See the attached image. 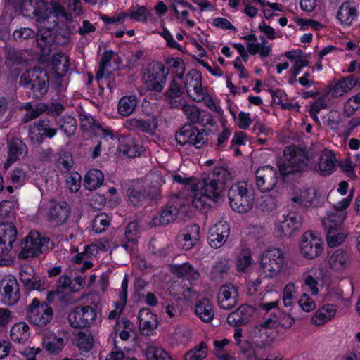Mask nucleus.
<instances>
[{"label":"nucleus","mask_w":360,"mask_h":360,"mask_svg":"<svg viewBox=\"0 0 360 360\" xmlns=\"http://www.w3.org/2000/svg\"><path fill=\"white\" fill-rule=\"evenodd\" d=\"M134 125L139 131L148 134L153 133L156 129V123H155L154 119H137L134 120Z\"/></svg>","instance_id":"e2e57ef3"},{"label":"nucleus","mask_w":360,"mask_h":360,"mask_svg":"<svg viewBox=\"0 0 360 360\" xmlns=\"http://www.w3.org/2000/svg\"><path fill=\"white\" fill-rule=\"evenodd\" d=\"M229 176L224 168L216 169L212 176L202 179L201 188L197 191L193 198L192 204L197 209H203L210 206L207 201L219 202L226 189V181Z\"/></svg>","instance_id":"f257e3e1"},{"label":"nucleus","mask_w":360,"mask_h":360,"mask_svg":"<svg viewBox=\"0 0 360 360\" xmlns=\"http://www.w3.org/2000/svg\"><path fill=\"white\" fill-rule=\"evenodd\" d=\"M129 9L130 19L136 22L146 23L152 15L151 11L146 6L137 4L136 6H131Z\"/></svg>","instance_id":"c03bdc74"},{"label":"nucleus","mask_w":360,"mask_h":360,"mask_svg":"<svg viewBox=\"0 0 360 360\" xmlns=\"http://www.w3.org/2000/svg\"><path fill=\"white\" fill-rule=\"evenodd\" d=\"M347 212H338L333 209L327 212V215L323 219V225L327 229H338L345 221Z\"/></svg>","instance_id":"c9c22d12"},{"label":"nucleus","mask_w":360,"mask_h":360,"mask_svg":"<svg viewBox=\"0 0 360 360\" xmlns=\"http://www.w3.org/2000/svg\"><path fill=\"white\" fill-rule=\"evenodd\" d=\"M172 272L184 280L198 281L200 273L189 263L176 264L172 267Z\"/></svg>","instance_id":"7c9ffc66"},{"label":"nucleus","mask_w":360,"mask_h":360,"mask_svg":"<svg viewBox=\"0 0 360 360\" xmlns=\"http://www.w3.org/2000/svg\"><path fill=\"white\" fill-rule=\"evenodd\" d=\"M330 103V98L325 94L311 104L309 113L314 120L319 122L318 114L321 110L326 108Z\"/></svg>","instance_id":"3c124183"},{"label":"nucleus","mask_w":360,"mask_h":360,"mask_svg":"<svg viewBox=\"0 0 360 360\" xmlns=\"http://www.w3.org/2000/svg\"><path fill=\"white\" fill-rule=\"evenodd\" d=\"M0 294L2 302L9 306L15 305L20 299L19 283L13 275L4 276L0 281Z\"/></svg>","instance_id":"4468645a"},{"label":"nucleus","mask_w":360,"mask_h":360,"mask_svg":"<svg viewBox=\"0 0 360 360\" xmlns=\"http://www.w3.org/2000/svg\"><path fill=\"white\" fill-rule=\"evenodd\" d=\"M358 81L353 77H345L327 86L326 94L328 98H340L357 85Z\"/></svg>","instance_id":"aec40b11"},{"label":"nucleus","mask_w":360,"mask_h":360,"mask_svg":"<svg viewBox=\"0 0 360 360\" xmlns=\"http://www.w3.org/2000/svg\"><path fill=\"white\" fill-rule=\"evenodd\" d=\"M327 264L330 271L342 274L350 267L352 262L347 251L338 249L328 257Z\"/></svg>","instance_id":"a211bd4d"},{"label":"nucleus","mask_w":360,"mask_h":360,"mask_svg":"<svg viewBox=\"0 0 360 360\" xmlns=\"http://www.w3.org/2000/svg\"><path fill=\"white\" fill-rule=\"evenodd\" d=\"M357 7L354 2L345 1L340 6L337 19L342 26L347 27L352 25L357 17Z\"/></svg>","instance_id":"bb28decb"},{"label":"nucleus","mask_w":360,"mask_h":360,"mask_svg":"<svg viewBox=\"0 0 360 360\" xmlns=\"http://www.w3.org/2000/svg\"><path fill=\"white\" fill-rule=\"evenodd\" d=\"M208 134L205 129H198L193 124H185L176 132L175 139L181 146L188 145L196 149L201 148L207 141Z\"/></svg>","instance_id":"6e6552de"},{"label":"nucleus","mask_w":360,"mask_h":360,"mask_svg":"<svg viewBox=\"0 0 360 360\" xmlns=\"http://www.w3.org/2000/svg\"><path fill=\"white\" fill-rule=\"evenodd\" d=\"M359 109H360V91L347 99L344 105V110L348 115H352Z\"/></svg>","instance_id":"0e129e2a"},{"label":"nucleus","mask_w":360,"mask_h":360,"mask_svg":"<svg viewBox=\"0 0 360 360\" xmlns=\"http://www.w3.org/2000/svg\"><path fill=\"white\" fill-rule=\"evenodd\" d=\"M238 292L237 288L232 284L221 286L217 300L220 308L231 309L237 304Z\"/></svg>","instance_id":"4be33fe9"},{"label":"nucleus","mask_w":360,"mask_h":360,"mask_svg":"<svg viewBox=\"0 0 360 360\" xmlns=\"http://www.w3.org/2000/svg\"><path fill=\"white\" fill-rule=\"evenodd\" d=\"M70 214V207L65 201L54 204L49 209L48 213L49 221L60 226L66 222Z\"/></svg>","instance_id":"b1692460"},{"label":"nucleus","mask_w":360,"mask_h":360,"mask_svg":"<svg viewBox=\"0 0 360 360\" xmlns=\"http://www.w3.org/2000/svg\"><path fill=\"white\" fill-rule=\"evenodd\" d=\"M146 360H173L169 354L161 347L148 345L145 350Z\"/></svg>","instance_id":"37998d69"},{"label":"nucleus","mask_w":360,"mask_h":360,"mask_svg":"<svg viewBox=\"0 0 360 360\" xmlns=\"http://www.w3.org/2000/svg\"><path fill=\"white\" fill-rule=\"evenodd\" d=\"M296 292L297 288L295 283H288L284 286L282 300L285 307H292L293 305Z\"/></svg>","instance_id":"13d9d810"},{"label":"nucleus","mask_w":360,"mask_h":360,"mask_svg":"<svg viewBox=\"0 0 360 360\" xmlns=\"http://www.w3.org/2000/svg\"><path fill=\"white\" fill-rule=\"evenodd\" d=\"M168 70L162 62L150 65L147 70L146 84L150 91L160 92L165 87Z\"/></svg>","instance_id":"ddd939ff"},{"label":"nucleus","mask_w":360,"mask_h":360,"mask_svg":"<svg viewBox=\"0 0 360 360\" xmlns=\"http://www.w3.org/2000/svg\"><path fill=\"white\" fill-rule=\"evenodd\" d=\"M110 226L109 217L106 214H97L92 221V231L96 233H103Z\"/></svg>","instance_id":"864d4df0"},{"label":"nucleus","mask_w":360,"mask_h":360,"mask_svg":"<svg viewBox=\"0 0 360 360\" xmlns=\"http://www.w3.org/2000/svg\"><path fill=\"white\" fill-rule=\"evenodd\" d=\"M104 175L97 169H90L84 176V185L87 190L92 191L99 188L103 183Z\"/></svg>","instance_id":"f704fd0d"},{"label":"nucleus","mask_w":360,"mask_h":360,"mask_svg":"<svg viewBox=\"0 0 360 360\" xmlns=\"http://www.w3.org/2000/svg\"><path fill=\"white\" fill-rule=\"evenodd\" d=\"M276 322L285 328H289L294 324L295 319L288 314H281L280 316L276 317L274 320H266L259 327L257 326L252 330V344L258 347L269 345L273 340V338L270 335L269 330L270 328L274 327Z\"/></svg>","instance_id":"39448f33"},{"label":"nucleus","mask_w":360,"mask_h":360,"mask_svg":"<svg viewBox=\"0 0 360 360\" xmlns=\"http://www.w3.org/2000/svg\"><path fill=\"white\" fill-rule=\"evenodd\" d=\"M136 224L130 223L126 227L125 238L122 241V246L127 251H133L138 243L137 231L135 229Z\"/></svg>","instance_id":"ea45409f"},{"label":"nucleus","mask_w":360,"mask_h":360,"mask_svg":"<svg viewBox=\"0 0 360 360\" xmlns=\"http://www.w3.org/2000/svg\"><path fill=\"white\" fill-rule=\"evenodd\" d=\"M178 213V207L173 202H168L152 219L150 224L154 226L167 225L176 219Z\"/></svg>","instance_id":"393cba45"},{"label":"nucleus","mask_w":360,"mask_h":360,"mask_svg":"<svg viewBox=\"0 0 360 360\" xmlns=\"http://www.w3.org/2000/svg\"><path fill=\"white\" fill-rule=\"evenodd\" d=\"M60 129L68 137L75 134L77 129V120L72 116H66L58 122Z\"/></svg>","instance_id":"5fc2aeb1"},{"label":"nucleus","mask_w":360,"mask_h":360,"mask_svg":"<svg viewBox=\"0 0 360 360\" xmlns=\"http://www.w3.org/2000/svg\"><path fill=\"white\" fill-rule=\"evenodd\" d=\"M44 348L50 354H58L65 347V340L62 337L53 335L44 341Z\"/></svg>","instance_id":"de8ad7c7"},{"label":"nucleus","mask_w":360,"mask_h":360,"mask_svg":"<svg viewBox=\"0 0 360 360\" xmlns=\"http://www.w3.org/2000/svg\"><path fill=\"white\" fill-rule=\"evenodd\" d=\"M323 250V242L320 236L312 231H306L300 241L301 255L307 259H314L319 257Z\"/></svg>","instance_id":"1a4fd4ad"},{"label":"nucleus","mask_w":360,"mask_h":360,"mask_svg":"<svg viewBox=\"0 0 360 360\" xmlns=\"http://www.w3.org/2000/svg\"><path fill=\"white\" fill-rule=\"evenodd\" d=\"M8 155L16 160H18L21 156H26L28 151L27 145L19 138L12 139L8 143Z\"/></svg>","instance_id":"58836bf2"},{"label":"nucleus","mask_w":360,"mask_h":360,"mask_svg":"<svg viewBox=\"0 0 360 360\" xmlns=\"http://www.w3.org/2000/svg\"><path fill=\"white\" fill-rule=\"evenodd\" d=\"M230 233L229 224L221 221L210 227L208 232V243L213 248H220L225 243Z\"/></svg>","instance_id":"f3484780"},{"label":"nucleus","mask_w":360,"mask_h":360,"mask_svg":"<svg viewBox=\"0 0 360 360\" xmlns=\"http://www.w3.org/2000/svg\"><path fill=\"white\" fill-rule=\"evenodd\" d=\"M171 105L173 108H179L181 106V110H183L184 115L186 116L187 119L189 120L192 122H198L200 118V111L199 110L193 105H189L186 103H181L180 101H174V102H171Z\"/></svg>","instance_id":"49530a36"},{"label":"nucleus","mask_w":360,"mask_h":360,"mask_svg":"<svg viewBox=\"0 0 360 360\" xmlns=\"http://www.w3.org/2000/svg\"><path fill=\"white\" fill-rule=\"evenodd\" d=\"M301 226V217L295 213H289L283 220L276 225L275 230L279 236H290Z\"/></svg>","instance_id":"5701e85b"},{"label":"nucleus","mask_w":360,"mask_h":360,"mask_svg":"<svg viewBox=\"0 0 360 360\" xmlns=\"http://www.w3.org/2000/svg\"><path fill=\"white\" fill-rule=\"evenodd\" d=\"M228 198L231 207L239 213L248 212V181L233 184L229 189Z\"/></svg>","instance_id":"f8f14e48"},{"label":"nucleus","mask_w":360,"mask_h":360,"mask_svg":"<svg viewBox=\"0 0 360 360\" xmlns=\"http://www.w3.org/2000/svg\"><path fill=\"white\" fill-rule=\"evenodd\" d=\"M255 36L249 34V54L258 53L262 58L267 57L271 51V46L267 44L264 37L260 42L255 43Z\"/></svg>","instance_id":"473e14b6"},{"label":"nucleus","mask_w":360,"mask_h":360,"mask_svg":"<svg viewBox=\"0 0 360 360\" xmlns=\"http://www.w3.org/2000/svg\"><path fill=\"white\" fill-rule=\"evenodd\" d=\"M12 37L16 41H21L25 39L33 38L34 37V32L32 29L29 27H20L13 31Z\"/></svg>","instance_id":"774afa93"},{"label":"nucleus","mask_w":360,"mask_h":360,"mask_svg":"<svg viewBox=\"0 0 360 360\" xmlns=\"http://www.w3.org/2000/svg\"><path fill=\"white\" fill-rule=\"evenodd\" d=\"M26 316L30 323L44 327L52 320L53 310L45 301L34 297L26 308Z\"/></svg>","instance_id":"423d86ee"},{"label":"nucleus","mask_w":360,"mask_h":360,"mask_svg":"<svg viewBox=\"0 0 360 360\" xmlns=\"http://www.w3.org/2000/svg\"><path fill=\"white\" fill-rule=\"evenodd\" d=\"M283 160L278 165L280 173L283 176L300 173L308 167V158L306 153L295 146H288L283 150Z\"/></svg>","instance_id":"20e7f679"},{"label":"nucleus","mask_w":360,"mask_h":360,"mask_svg":"<svg viewBox=\"0 0 360 360\" xmlns=\"http://www.w3.org/2000/svg\"><path fill=\"white\" fill-rule=\"evenodd\" d=\"M139 100L135 95L122 96L117 104V112L124 117H128L136 110Z\"/></svg>","instance_id":"2f4dec72"},{"label":"nucleus","mask_w":360,"mask_h":360,"mask_svg":"<svg viewBox=\"0 0 360 360\" xmlns=\"http://www.w3.org/2000/svg\"><path fill=\"white\" fill-rule=\"evenodd\" d=\"M51 240L48 237H41L38 232L31 231L25 236L21 243V250L18 253V258L26 259L30 257L39 256L49 248Z\"/></svg>","instance_id":"0eeeda50"},{"label":"nucleus","mask_w":360,"mask_h":360,"mask_svg":"<svg viewBox=\"0 0 360 360\" xmlns=\"http://www.w3.org/2000/svg\"><path fill=\"white\" fill-rule=\"evenodd\" d=\"M335 156L331 150H323L315 167L318 173L323 176L331 174L335 169Z\"/></svg>","instance_id":"a878e982"},{"label":"nucleus","mask_w":360,"mask_h":360,"mask_svg":"<svg viewBox=\"0 0 360 360\" xmlns=\"http://www.w3.org/2000/svg\"><path fill=\"white\" fill-rule=\"evenodd\" d=\"M338 307L336 304L326 303L316 309L311 316L312 324L321 326L335 319Z\"/></svg>","instance_id":"412c9836"},{"label":"nucleus","mask_w":360,"mask_h":360,"mask_svg":"<svg viewBox=\"0 0 360 360\" xmlns=\"http://www.w3.org/2000/svg\"><path fill=\"white\" fill-rule=\"evenodd\" d=\"M231 340L224 338L221 340H214V354L219 360H230L231 356L225 352L224 347L228 345Z\"/></svg>","instance_id":"bf43d9fd"},{"label":"nucleus","mask_w":360,"mask_h":360,"mask_svg":"<svg viewBox=\"0 0 360 360\" xmlns=\"http://www.w3.org/2000/svg\"><path fill=\"white\" fill-rule=\"evenodd\" d=\"M120 150L128 158H135L141 155L143 146L136 143L134 139H126L121 142Z\"/></svg>","instance_id":"a19ab883"},{"label":"nucleus","mask_w":360,"mask_h":360,"mask_svg":"<svg viewBox=\"0 0 360 360\" xmlns=\"http://www.w3.org/2000/svg\"><path fill=\"white\" fill-rule=\"evenodd\" d=\"M324 270L319 266L307 269L304 274V283L312 295L319 293L318 281L324 276Z\"/></svg>","instance_id":"cd10ccee"},{"label":"nucleus","mask_w":360,"mask_h":360,"mask_svg":"<svg viewBox=\"0 0 360 360\" xmlns=\"http://www.w3.org/2000/svg\"><path fill=\"white\" fill-rule=\"evenodd\" d=\"M347 233L338 229H327V242L330 247H335L342 244Z\"/></svg>","instance_id":"603ef678"},{"label":"nucleus","mask_w":360,"mask_h":360,"mask_svg":"<svg viewBox=\"0 0 360 360\" xmlns=\"http://www.w3.org/2000/svg\"><path fill=\"white\" fill-rule=\"evenodd\" d=\"M92 123L90 126L91 131L94 136L100 137L106 141L113 140L115 135L110 127H103L98 121L91 117Z\"/></svg>","instance_id":"a18cd8bd"},{"label":"nucleus","mask_w":360,"mask_h":360,"mask_svg":"<svg viewBox=\"0 0 360 360\" xmlns=\"http://www.w3.org/2000/svg\"><path fill=\"white\" fill-rule=\"evenodd\" d=\"M278 178L276 169L269 165L258 168L255 173L257 186L263 193L271 191L276 185Z\"/></svg>","instance_id":"2eb2a0df"},{"label":"nucleus","mask_w":360,"mask_h":360,"mask_svg":"<svg viewBox=\"0 0 360 360\" xmlns=\"http://www.w3.org/2000/svg\"><path fill=\"white\" fill-rule=\"evenodd\" d=\"M27 4H29L32 8V13L37 22H44L48 19L49 8L44 0H23L21 4L22 12Z\"/></svg>","instance_id":"c85d7f7f"},{"label":"nucleus","mask_w":360,"mask_h":360,"mask_svg":"<svg viewBox=\"0 0 360 360\" xmlns=\"http://www.w3.org/2000/svg\"><path fill=\"white\" fill-rule=\"evenodd\" d=\"M195 314L205 323H210L214 316V307L210 299L202 298L195 306Z\"/></svg>","instance_id":"c756f323"},{"label":"nucleus","mask_w":360,"mask_h":360,"mask_svg":"<svg viewBox=\"0 0 360 360\" xmlns=\"http://www.w3.org/2000/svg\"><path fill=\"white\" fill-rule=\"evenodd\" d=\"M229 262L224 259L215 262L210 271V279L212 281L220 283L228 275L229 270Z\"/></svg>","instance_id":"4c0bfd02"},{"label":"nucleus","mask_w":360,"mask_h":360,"mask_svg":"<svg viewBox=\"0 0 360 360\" xmlns=\"http://www.w3.org/2000/svg\"><path fill=\"white\" fill-rule=\"evenodd\" d=\"M180 80L176 76L174 77L170 82L169 86L165 93V96L171 100L180 98L183 94V88L181 83L178 81Z\"/></svg>","instance_id":"052dcab7"},{"label":"nucleus","mask_w":360,"mask_h":360,"mask_svg":"<svg viewBox=\"0 0 360 360\" xmlns=\"http://www.w3.org/2000/svg\"><path fill=\"white\" fill-rule=\"evenodd\" d=\"M259 269L266 278L278 277L285 269L287 259L284 252L278 248L264 250L259 257Z\"/></svg>","instance_id":"f03ea898"},{"label":"nucleus","mask_w":360,"mask_h":360,"mask_svg":"<svg viewBox=\"0 0 360 360\" xmlns=\"http://www.w3.org/2000/svg\"><path fill=\"white\" fill-rule=\"evenodd\" d=\"M47 72L40 67L30 68L22 73L19 79V85L32 91L35 98L43 97L49 89Z\"/></svg>","instance_id":"7ed1b4c3"},{"label":"nucleus","mask_w":360,"mask_h":360,"mask_svg":"<svg viewBox=\"0 0 360 360\" xmlns=\"http://www.w3.org/2000/svg\"><path fill=\"white\" fill-rule=\"evenodd\" d=\"M166 63L176 69V77L182 80L185 75V63L181 58H167Z\"/></svg>","instance_id":"69168bd1"},{"label":"nucleus","mask_w":360,"mask_h":360,"mask_svg":"<svg viewBox=\"0 0 360 360\" xmlns=\"http://www.w3.org/2000/svg\"><path fill=\"white\" fill-rule=\"evenodd\" d=\"M77 346L81 352H90L94 347L93 336L84 332H79L77 335Z\"/></svg>","instance_id":"4d7b16f0"},{"label":"nucleus","mask_w":360,"mask_h":360,"mask_svg":"<svg viewBox=\"0 0 360 360\" xmlns=\"http://www.w3.org/2000/svg\"><path fill=\"white\" fill-rule=\"evenodd\" d=\"M10 337L16 343H25L30 337V328L25 322L15 323L11 328Z\"/></svg>","instance_id":"72a5a7b5"},{"label":"nucleus","mask_w":360,"mask_h":360,"mask_svg":"<svg viewBox=\"0 0 360 360\" xmlns=\"http://www.w3.org/2000/svg\"><path fill=\"white\" fill-rule=\"evenodd\" d=\"M97 316L96 308L86 305L74 308L68 316V320L73 328H84L90 327Z\"/></svg>","instance_id":"9d476101"},{"label":"nucleus","mask_w":360,"mask_h":360,"mask_svg":"<svg viewBox=\"0 0 360 360\" xmlns=\"http://www.w3.org/2000/svg\"><path fill=\"white\" fill-rule=\"evenodd\" d=\"M298 305L305 312H311L316 309L315 301L307 293L302 294L298 300Z\"/></svg>","instance_id":"338daca9"},{"label":"nucleus","mask_w":360,"mask_h":360,"mask_svg":"<svg viewBox=\"0 0 360 360\" xmlns=\"http://www.w3.org/2000/svg\"><path fill=\"white\" fill-rule=\"evenodd\" d=\"M54 43V39L51 36L41 34L37 38V46L40 49L41 54L49 55L52 51V46Z\"/></svg>","instance_id":"680f3d73"},{"label":"nucleus","mask_w":360,"mask_h":360,"mask_svg":"<svg viewBox=\"0 0 360 360\" xmlns=\"http://www.w3.org/2000/svg\"><path fill=\"white\" fill-rule=\"evenodd\" d=\"M115 55V52L112 50H105L101 56V60L98 63V71L96 73V79L98 84L100 80L104 77L105 70L110 65V61Z\"/></svg>","instance_id":"09e8293b"},{"label":"nucleus","mask_w":360,"mask_h":360,"mask_svg":"<svg viewBox=\"0 0 360 360\" xmlns=\"http://www.w3.org/2000/svg\"><path fill=\"white\" fill-rule=\"evenodd\" d=\"M200 226L191 224L184 229L177 236L176 243L179 248L189 250L195 246L199 238Z\"/></svg>","instance_id":"6ab92c4d"},{"label":"nucleus","mask_w":360,"mask_h":360,"mask_svg":"<svg viewBox=\"0 0 360 360\" xmlns=\"http://www.w3.org/2000/svg\"><path fill=\"white\" fill-rule=\"evenodd\" d=\"M247 313L248 304L245 303L227 316V323L234 327L242 326L247 323Z\"/></svg>","instance_id":"e433bc0d"},{"label":"nucleus","mask_w":360,"mask_h":360,"mask_svg":"<svg viewBox=\"0 0 360 360\" xmlns=\"http://www.w3.org/2000/svg\"><path fill=\"white\" fill-rule=\"evenodd\" d=\"M18 231L13 223L0 224V256H7L17 240Z\"/></svg>","instance_id":"dca6fc26"},{"label":"nucleus","mask_w":360,"mask_h":360,"mask_svg":"<svg viewBox=\"0 0 360 360\" xmlns=\"http://www.w3.org/2000/svg\"><path fill=\"white\" fill-rule=\"evenodd\" d=\"M127 197L130 204L134 207H141L147 200V193L145 190L129 188Z\"/></svg>","instance_id":"8fccbe9b"},{"label":"nucleus","mask_w":360,"mask_h":360,"mask_svg":"<svg viewBox=\"0 0 360 360\" xmlns=\"http://www.w3.org/2000/svg\"><path fill=\"white\" fill-rule=\"evenodd\" d=\"M49 124L50 121L48 119H39L37 121L38 131H41L44 141L46 139L53 138L58 132L56 128L50 127Z\"/></svg>","instance_id":"6e6d98bb"},{"label":"nucleus","mask_w":360,"mask_h":360,"mask_svg":"<svg viewBox=\"0 0 360 360\" xmlns=\"http://www.w3.org/2000/svg\"><path fill=\"white\" fill-rule=\"evenodd\" d=\"M290 200L293 206L307 209L317 207L321 204L318 191L314 188H293Z\"/></svg>","instance_id":"9b49d317"},{"label":"nucleus","mask_w":360,"mask_h":360,"mask_svg":"<svg viewBox=\"0 0 360 360\" xmlns=\"http://www.w3.org/2000/svg\"><path fill=\"white\" fill-rule=\"evenodd\" d=\"M20 280L23 284L24 288L28 291H42L46 288L45 282L39 277L32 276L30 278L26 274H20Z\"/></svg>","instance_id":"79ce46f5"}]
</instances>
